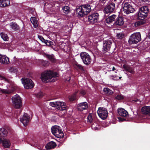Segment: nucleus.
I'll use <instances>...</instances> for the list:
<instances>
[{"mask_svg":"<svg viewBox=\"0 0 150 150\" xmlns=\"http://www.w3.org/2000/svg\"><path fill=\"white\" fill-rule=\"evenodd\" d=\"M122 8L124 13L128 14L134 12L135 10L132 6L129 3L126 2L122 5Z\"/></svg>","mask_w":150,"mask_h":150,"instance_id":"obj_7","label":"nucleus"},{"mask_svg":"<svg viewBox=\"0 0 150 150\" xmlns=\"http://www.w3.org/2000/svg\"><path fill=\"white\" fill-rule=\"evenodd\" d=\"M11 88H12L11 90H7L3 89H0V91L3 93L9 94L13 92L15 89V88L13 86H12Z\"/></svg>","mask_w":150,"mask_h":150,"instance_id":"obj_25","label":"nucleus"},{"mask_svg":"<svg viewBox=\"0 0 150 150\" xmlns=\"http://www.w3.org/2000/svg\"><path fill=\"white\" fill-rule=\"evenodd\" d=\"M74 67L77 69H80L81 70H83V68L82 66L77 63L75 64Z\"/></svg>","mask_w":150,"mask_h":150,"instance_id":"obj_35","label":"nucleus"},{"mask_svg":"<svg viewBox=\"0 0 150 150\" xmlns=\"http://www.w3.org/2000/svg\"><path fill=\"white\" fill-rule=\"evenodd\" d=\"M97 113L102 119L104 120L107 117L108 112L107 110L104 108H99L97 111Z\"/></svg>","mask_w":150,"mask_h":150,"instance_id":"obj_10","label":"nucleus"},{"mask_svg":"<svg viewBox=\"0 0 150 150\" xmlns=\"http://www.w3.org/2000/svg\"><path fill=\"white\" fill-rule=\"evenodd\" d=\"M80 56L83 63L85 64L88 65L91 64L92 60L88 53L86 52H83L80 54Z\"/></svg>","mask_w":150,"mask_h":150,"instance_id":"obj_9","label":"nucleus"},{"mask_svg":"<svg viewBox=\"0 0 150 150\" xmlns=\"http://www.w3.org/2000/svg\"><path fill=\"white\" fill-rule=\"evenodd\" d=\"M119 79H120L121 78V77H119Z\"/></svg>","mask_w":150,"mask_h":150,"instance_id":"obj_54","label":"nucleus"},{"mask_svg":"<svg viewBox=\"0 0 150 150\" xmlns=\"http://www.w3.org/2000/svg\"><path fill=\"white\" fill-rule=\"evenodd\" d=\"M92 129L95 130H98L99 128V127L98 125H97L96 123H93L91 127Z\"/></svg>","mask_w":150,"mask_h":150,"instance_id":"obj_36","label":"nucleus"},{"mask_svg":"<svg viewBox=\"0 0 150 150\" xmlns=\"http://www.w3.org/2000/svg\"><path fill=\"white\" fill-rule=\"evenodd\" d=\"M9 62V60L8 57L5 55L0 54V63L3 64H8Z\"/></svg>","mask_w":150,"mask_h":150,"instance_id":"obj_16","label":"nucleus"},{"mask_svg":"<svg viewBox=\"0 0 150 150\" xmlns=\"http://www.w3.org/2000/svg\"><path fill=\"white\" fill-rule=\"evenodd\" d=\"M122 67L125 70L131 74H133L134 73V69L129 66L124 64L123 65Z\"/></svg>","mask_w":150,"mask_h":150,"instance_id":"obj_23","label":"nucleus"},{"mask_svg":"<svg viewBox=\"0 0 150 150\" xmlns=\"http://www.w3.org/2000/svg\"><path fill=\"white\" fill-rule=\"evenodd\" d=\"M116 15L113 14L112 16L108 17L106 19V22L107 23H110L114 21L115 18L116 17Z\"/></svg>","mask_w":150,"mask_h":150,"instance_id":"obj_24","label":"nucleus"},{"mask_svg":"<svg viewBox=\"0 0 150 150\" xmlns=\"http://www.w3.org/2000/svg\"><path fill=\"white\" fill-rule=\"evenodd\" d=\"M123 96L120 95H118L116 97V98L118 100H121L123 99Z\"/></svg>","mask_w":150,"mask_h":150,"instance_id":"obj_44","label":"nucleus"},{"mask_svg":"<svg viewBox=\"0 0 150 150\" xmlns=\"http://www.w3.org/2000/svg\"><path fill=\"white\" fill-rule=\"evenodd\" d=\"M104 92L108 94H111L112 93V91L109 88H104L103 89Z\"/></svg>","mask_w":150,"mask_h":150,"instance_id":"obj_34","label":"nucleus"},{"mask_svg":"<svg viewBox=\"0 0 150 150\" xmlns=\"http://www.w3.org/2000/svg\"><path fill=\"white\" fill-rule=\"evenodd\" d=\"M81 93L83 94V95H84L85 94V92L84 91H82L81 92Z\"/></svg>","mask_w":150,"mask_h":150,"instance_id":"obj_50","label":"nucleus"},{"mask_svg":"<svg viewBox=\"0 0 150 150\" xmlns=\"http://www.w3.org/2000/svg\"><path fill=\"white\" fill-rule=\"evenodd\" d=\"M13 104L15 108L17 109L21 108L22 105V100L21 97L16 94L12 98Z\"/></svg>","mask_w":150,"mask_h":150,"instance_id":"obj_5","label":"nucleus"},{"mask_svg":"<svg viewBox=\"0 0 150 150\" xmlns=\"http://www.w3.org/2000/svg\"><path fill=\"white\" fill-rule=\"evenodd\" d=\"M117 36L118 39H121L123 38L124 35L122 33H117Z\"/></svg>","mask_w":150,"mask_h":150,"instance_id":"obj_41","label":"nucleus"},{"mask_svg":"<svg viewBox=\"0 0 150 150\" xmlns=\"http://www.w3.org/2000/svg\"><path fill=\"white\" fill-rule=\"evenodd\" d=\"M111 77H112V79H113L114 80H115L116 79L115 78V76H113V75L112 76H111Z\"/></svg>","mask_w":150,"mask_h":150,"instance_id":"obj_49","label":"nucleus"},{"mask_svg":"<svg viewBox=\"0 0 150 150\" xmlns=\"http://www.w3.org/2000/svg\"><path fill=\"white\" fill-rule=\"evenodd\" d=\"M0 35L1 38L4 41H6L8 40V38L7 34L4 33H1Z\"/></svg>","mask_w":150,"mask_h":150,"instance_id":"obj_31","label":"nucleus"},{"mask_svg":"<svg viewBox=\"0 0 150 150\" xmlns=\"http://www.w3.org/2000/svg\"><path fill=\"white\" fill-rule=\"evenodd\" d=\"M7 130L4 128H0V144L2 143L4 147L6 148H9L11 144L9 140L2 139L3 137L7 135Z\"/></svg>","mask_w":150,"mask_h":150,"instance_id":"obj_2","label":"nucleus"},{"mask_svg":"<svg viewBox=\"0 0 150 150\" xmlns=\"http://www.w3.org/2000/svg\"><path fill=\"white\" fill-rule=\"evenodd\" d=\"M0 79L1 80H3L5 82L10 83V81L9 80L6 78L5 77L2 76L0 75Z\"/></svg>","mask_w":150,"mask_h":150,"instance_id":"obj_39","label":"nucleus"},{"mask_svg":"<svg viewBox=\"0 0 150 150\" xmlns=\"http://www.w3.org/2000/svg\"><path fill=\"white\" fill-rule=\"evenodd\" d=\"M143 44H144V46L145 47H147L148 46H146V45L147 44V42H144L143 43Z\"/></svg>","mask_w":150,"mask_h":150,"instance_id":"obj_48","label":"nucleus"},{"mask_svg":"<svg viewBox=\"0 0 150 150\" xmlns=\"http://www.w3.org/2000/svg\"><path fill=\"white\" fill-rule=\"evenodd\" d=\"M56 146V144L54 142L51 141L49 142L46 145L45 148L47 149H50L54 148Z\"/></svg>","mask_w":150,"mask_h":150,"instance_id":"obj_21","label":"nucleus"},{"mask_svg":"<svg viewBox=\"0 0 150 150\" xmlns=\"http://www.w3.org/2000/svg\"><path fill=\"white\" fill-rule=\"evenodd\" d=\"M8 26L11 29L15 30H17L18 29V26L15 23H11L10 24H8Z\"/></svg>","mask_w":150,"mask_h":150,"instance_id":"obj_27","label":"nucleus"},{"mask_svg":"<svg viewBox=\"0 0 150 150\" xmlns=\"http://www.w3.org/2000/svg\"><path fill=\"white\" fill-rule=\"evenodd\" d=\"M118 119L119 120L120 122H122L124 121L125 120L124 118H122L121 117H118Z\"/></svg>","mask_w":150,"mask_h":150,"instance_id":"obj_47","label":"nucleus"},{"mask_svg":"<svg viewBox=\"0 0 150 150\" xmlns=\"http://www.w3.org/2000/svg\"><path fill=\"white\" fill-rule=\"evenodd\" d=\"M117 0H113V3L114 2H115V3H116V2Z\"/></svg>","mask_w":150,"mask_h":150,"instance_id":"obj_52","label":"nucleus"},{"mask_svg":"<svg viewBox=\"0 0 150 150\" xmlns=\"http://www.w3.org/2000/svg\"><path fill=\"white\" fill-rule=\"evenodd\" d=\"M117 111L119 115L122 117H126L128 115V112L123 108H118Z\"/></svg>","mask_w":150,"mask_h":150,"instance_id":"obj_19","label":"nucleus"},{"mask_svg":"<svg viewBox=\"0 0 150 150\" xmlns=\"http://www.w3.org/2000/svg\"><path fill=\"white\" fill-rule=\"evenodd\" d=\"M144 23V22H143V21H139L136 22L134 23V25L135 27H137L138 26L143 24Z\"/></svg>","mask_w":150,"mask_h":150,"instance_id":"obj_37","label":"nucleus"},{"mask_svg":"<svg viewBox=\"0 0 150 150\" xmlns=\"http://www.w3.org/2000/svg\"><path fill=\"white\" fill-rule=\"evenodd\" d=\"M38 38L42 42L44 43L46 42V40H45L44 38L41 35H38Z\"/></svg>","mask_w":150,"mask_h":150,"instance_id":"obj_42","label":"nucleus"},{"mask_svg":"<svg viewBox=\"0 0 150 150\" xmlns=\"http://www.w3.org/2000/svg\"><path fill=\"white\" fill-rule=\"evenodd\" d=\"M115 70V67H112V71H114Z\"/></svg>","mask_w":150,"mask_h":150,"instance_id":"obj_51","label":"nucleus"},{"mask_svg":"<svg viewBox=\"0 0 150 150\" xmlns=\"http://www.w3.org/2000/svg\"><path fill=\"white\" fill-rule=\"evenodd\" d=\"M46 56L52 62H55V59L54 58V55H49L47 54L46 55Z\"/></svg>","mask_w":150,"mask_h":150,"instance_id":"obj_32","label":"nucleus"},{"mask_svg":"<svg viewBox=\"0 0 150 150\" xmlns=\"http://www.w3.org/2000/svg\"><path fill=\"white\" fill-rule=\"evenodd\" d=\"M10 4L9 0H0V6L6 7L9 6Z\"/></svg>","mask_w":150,"mask_h":150,"instance_id":"obj_22","label":"nucleus"},{"mask_svg":"<svg viewBox=\"0 0 150 150\" xmlns=\"http://www.w3.org/2000/svg\"><path fill=\"white\" fill-rule=\"evenodd\" d=\"M88 107L87 103L86 102H83L79 104L77 106L78 110L80 111H82L85 110Z\"/></svg>","mask_w":150,"mask_h":150,"instance_id":"obj_17","label":"nucleus"},{"mask_svg":"<svg viewBox=\"0 0 150 150\" xmlns=\"http://www.w3.org/2000/svg\"><path fill=\"white\" fill-rule=\"evenodd\" d=\"M30 21L33 25L34 27L36 28L38 27V21L35 17H31L30 19Z\"/></svg>","mask_w":150,"mask_h":150,"instance_id":"obj_29","label":"nucleus"},{"mask_svg":"<svg viewBox=\"0 0 150 150\" xmlns=\"http://www.w3.org/2000/svg\"><path fill=\"white\" fill-rule=\"evenodd\" d=\"M106 0H99V3L101 5H103L106 2Z\"/></svg>","mask_w":150,"mask_h":150,"instance_id":"obj_45","label":"nucleus"},{"mask_svg":"<svg viewBox=\"0 0 150 150\" xmlns=\"http://www.w3.org/2000/svg\"><path fill=\"white\" fill-rule=\"evenodd\" d=\"M44 43L45 44L47 45L50 46L52 45V42L50 40H46V42H45Z\"/></svg>","mask_w":150,"mask_h":150,"instance_id":"obj_43","label":"nucleus"},{"mask_svg":"<svg viewBox=\"0 0 150 150\" xmlns=\"http://www.w3.org/2000/svg\"><path fill=\"white\" fill-rule=\"evenodd\" d=\"M115 8V3L112 2L105 7L104 12L106 14L111 13L114 11Z\"/></svg>","mask_w":150,"mask_h":150,"instance_id":"obj_12","label":"nucleus"},{"mask_svg":"<svg viewBox=\"0 0 150 150\" xmlns=\"http://www.w3.org/2000/svg\"><path fill=\"white\" fill-rule=\"evenodd\" d=\"M76 93H75L74 94L70 96L69 97V98L70 101H72L76 99Z\"/></svg>","mask_w":150,"mask_h":150,"instance_id":"obj_38","label":"nucleus"},{"mask_svg":"<svg viewBox=\"0 0 150 150\" xmlns=\"http://www.w3.org/2000/svg\"><path fill=\"white\" fill-rule=\"evenodd\" d=\"M99 15L98 13H93L88 16V20L90 23H94L98 21Z\"/></svg>","mask_w":150,"mask_h":150,"instance_id":"obj_13","label":"nucleus"},{"mask_svg":"<svg viewBox=\"0 0 150 150\" xmlns=\"http://www.w3.org/2000/svg\"><path fill=\"white\" fill-rule=\"evenodd\" d=\"M76 13L78 17H82L86 15L84 12L83 11L81 6L78 8H77L76 10Z\"/></svg>","mask_w":150,"mask_h":150,"instance_id":"obj_20","label":"nucleus"},{"mask_svg":"<svg viewBox=\"0 0 150 150\" xmlns=\"http://www.w3.org/2000/svg\"><path fill=\"white\" fill-rule=\"evenodd\" d=\"M58 76V74L56 72L50 70L45 71L41 74V79L44 82H54L55 81V79H53L52 80V79Z\"/></svg>","mask_w":150,"mask_h":150,"instance_id":"obj_1","label":"nucleus"},{"mask_svg":"<svg viewBox=\"0 0 150 150\" xmlns=\"http://www.w3.org/2000/svg\"><path fill=\"white\" fill-rule=\"evenodd\" d=\"M138 16L139 19L142 20L144 19L147 16V14L139 12Z\"/></svg>","mask_w":150,"mask_h":150,"instance_id":"obj_30","label":"nucleus"},{"mask_svg":"<svg viewBox=\"0 0 150 150\" xmlns=\"http://www.w3.org/2000/svg\"><path fill=\"white\" fill-rule=\"evenodd\" d=\"M30 119V117L26 113H25L23 117L20 118V121L24 126H26L28 124Z\"/></svg>","mask_w":150,"mask_h":150,"instance_id":"obj_14","label":"nucleus"},{"mask_svg":"<svg viewBox=\"0 0 150 150\" xmlns=\"http://www.w3.org/2000/svg\"><path fill=\"white\" fill-rule=\"evenodd\" d=\"M62 10L63 12L66 13H68L70 11V8L68 6H65L63 7Z\"/></svg>","mask_w":150,"mask_h":150,"instance_id":"obj_33","label":"nucleus"},{"mask_svg":"<svg viewBox=\"0 0 150 150\" xmlns=\"http://www.w3.org/2000/svg\"><path fill=\"white\" fill-rule=\"evenodd\" d=\"M88 122L91 123L93 121L92 115L91 114H89L87 117Z\"/></svg>","mask_w":150,"mask_h":150,"instance_id":"obj_40","label":"nucleus"},{"mask_svg":"<svg viewBox=\"0 0 150 150\" xmlns=\"http://www.w3.org/2000/svg\"><path fill=\"white\" fill-rule=\"evenodd\" d=\"M113 41L112 40H108L103 42V50L104 52L109 50L111 47Z\"/></svg>","mask_w":150,"mask_h":150,"instance_id":"obj_11","label":"nucleus"},{"mask_svg":"<svg viewBox=\"0 0 150 150\" xmlns=\"http://www.w3.org/2000/svg\"><path fill=\"white\" fill-rule=\"evenodd\" d=\"M148 12L149 9L148 7L145 6L141 7L140 8L139 12L142 13L147 14Z\"/></svg>","mask_w":150,"mask_h":150,"instance_id":"obj_28","label":"nucleus"},{"mask_svg":"<svg viewBox=\"0 0 150 150\" xmlns=\"http://www.w3.org/2000/svg\"><path fill=\"white\" fill-rule=\"evenodd\" d=\"M137 101H138V100L137 99L134 100V101H135V102H137Z\"/></svg>","mask_w":150,"mask_h":150,"instance_id":"obj_53","label":"nucleus"},{"mask_svg":"<svg viewBox=\"0 0 150 150\" xmlns=\"http://www.w3.org/2000/svg\"><path fill=\"white\" fill-rule=\"evenodd\" d=\"M52 132L56 137L62 138L64 137V134L62 131L61 128L57 125L54 126L51 128Z\"/></svg>","mask_w":150,"mask_h":150,"instance_id":"obj_4","label":"nucleus"},{"mask_svg":"<svg viewBox=\"0 0 150 150\" xmlns=\"http://www.w3.org/2000/svg\"><path fill=\"white\" fill-rule=\"evenodd\" d=\"M124 23L123 18L121 17H120L117 18L116 21V24L118 25H122Z\"/></svg>","mask_w":150,"mask_h":150,"instance_id":"obj_26","label":"nucleus"},{"mask_svg":"<svg viewBox=\"0 0 150 150\" xmlns=\"http://www.w3.org/2000/svg\"><path fill=\"white\" fill-rule=\"evenodd\" d=\"M141 40V35L139 32L134 33L130 36L128 42L130 45L136 44Z\"/></svg>","mask_w":150,"mask_h":150,"instance_id":"obj_3","label":"nucleus"},{"mask_svg":"<svg viewBox=\"0 0 150 150\" xmlns=\"http://www.w3.org/2000/svg\"><path fill=\"white\" fill-rule=\"evenodd\" d=\"M49 105L52 107H55L58 110H64L66 109L65 103L60 101H58L56 102H50Z\"/></svg>","mask_w":150,"mask_h":150,"instance_id":"obj_6","label":"nucleus"},{"mask_svg":"<svg viewBox=\"0 0 150 150\" xmlns=\"http://www.w3.org/2000/svg\"><path fill=\"white\" fill-rule=\"evenodd\" d=\"M81 6L86 15L88 14L91 11V6L89 4L83 5Z\"/></svg>","mask_w":150,"mask_h":150,"instance_id":"obj_15","label":"nucleus"},{"mask_svg":"<svg viewBox=\"0 0 150 150\" xmlns=\"http://www.w3.org/2000/svg\"><path fill=\"white\" fill-rule=\"evenodd\" d=\"M43 96V94L41 92H40L37 94V97L39 98H41Z\"/></svg>","mask_w":150,"mask_h":150,"instance_id":"obj_46","label":"nucleus"},{"mask_svg":"<svg viewBox=\"0 0 150 150\" xmlns=\"http://www.w3.org/2000/svg\"><path fill=\"white\" fill-rule=\"evenodd\" d=\"M141 111L143 114L150 116V106H145L142 107Z\"/></svg>","mask_w":150,"mask_h":150,"instance_id":"obj_18","label":"nucleus"},{"mask_svg":"<svg viewBox=\"0 0 150 150\" xmlns=\"http://www.w3.org/2000/svg\"><path fill=\"white\" fill-rule=\"evenodd\" d=\"M21 80L25 88L31 89L34 87V83L31 79L27 78H22Z\"/></svg>","mask_w":150,"mask_h":150,"instance_id":"obj_8","label":"nucleus"}]
</instances>
